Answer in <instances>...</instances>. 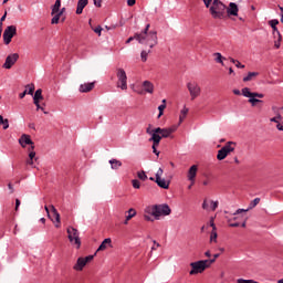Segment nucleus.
<instances>
[{"mask_svg":"<svg viewBox=\"0 0 283 283\" xmlns=\"http://www.w3.org/2000/svg\"><path fill=\"white\" fill-rule=\"evenodd\" d=\"M150 25L147 24L142 33H136L135 39L140 43V45H148L151 48H156L158 45V33L156 31H149Z\"/></svg>","mask_w":283,"mask_h":283,"instance_id":"1","label":"nucleus"},{"mask_svg":"<svg viewBox=\"0 0 283 283\" xmlns=\"http://www.w3.org/2000/svg\"><path fill=\"white\" fill-rule=\"evenodd\" d=\"M214 262L216 259L192 262L190 263L191 271L189 273L190 275H198V273H205V271H207V269H209Z\"/></svg>","mask_w":283,"mask_h":283,"instance_id":"2","label":"nucleus"},{"mask_svg":"<svg viewBox=\"0 0 283 283\" xmlns=\"http://www.w3.org/2000/svg\"><path fill=\"white\" fill-rule=\"evenodd\" d=\"M210 14L212 19H224L227 14V6L220 0H213L210 7Z\"/></svg>","mask_w":283,"mask_h":283,"instance_id":"3","label":"nucleus"},{"mask_svg":"<svg viewBox=\"0 0 283 283\" xmlns=\"http://www.w3.org/2000/svg\"><path fill=\"white\" fill-rule=\"evenodd\" d=\"M150 214L154 216L155 220H160V217L171 214V208L167 203L155 205L151 207Z\"/></svg>","mask_w":283,"mask_h":283,"instance_id":"4","label":"nucleus"},{"mask_svg":"<svg viewBox=\"0 0 283 283\" xmlns=\"http://www.w3.org/2000/svg\"><path fill=\"white\" fill-rule=\"evenodd\" d=\"M66 233L71 244H74L76 249H81V237L78 230L74 227H69Z\"/></svg>","mask_w":283,"mask_h":283,"instance_id":"5","label":"nucleus"},{"mask_svg":"<svg viewBox=\"0 0 283 283\" xmlns=\"http://www.w3.org/2000/svg\"><path fill=\"white\" fill-rule=\"evenodd\" d=\"M14 36H17V25L7 27L2 34L4 45H10V43H12V38Z\"/></svg>","mask_w":283,"mask_h":283,"instance_id":"6","label":"nucleus"},{"mask_svg":"<svg viewBox=\"0 0 283 283\" xmlns=\"http://www.w3.org/2000/svg\"><path fill=\"white\" fill-rule=\"evenodd\" d=\"M231 145H235V143L228 142L220 150H218L217 160H224L229 154L235 151V147H232Z\"/></svg>","mask_w":283,"mask_h":283,"instance_id":"7","label":"nucleus"},{"mask_svg":"<svg viewBox=\"0 0 283 283\" xmlns=\"http://www.w3.org/2000/svg\"><path fill=\"white\" fill-rule=\"evenodd\" d=\"M187 90L190 94L191 101H196V98H198L202 92V88H200V85L197 84V82H188Z\"/></svg>","mask_w":283,"mask_h":283,"instance_id":"8","label":"nucleus"},{"mask_svg":"<svg viewBox=\"0 0 283 283\" xmlns=\"http://www.w3.org/2000/svg\"><path fill=\"white\" fill-rule=\"evenodd\" d=\"M117 87H120V90H127V73L123 69H117Z\"/></svg>","mask_w":283,"mask_h":283,"instance_id":"9","label":"nucleus"},{"mask_svg":"<svg viewBox=\"0 0 283 283\" xmlns=\"http://www.w3.org/2000/svg\"><path fill=\"white\" fill-rule=\"evenodd\" d=\"M19 61V53H13L7 56L2 67L4 70H12V66L14 65V63H17Z\"/></svg>","mask_w":283,"mask_h":283,"instance_id":"10","label":"nucleus"},{"mask_svg":"<svg viewBox=\"0 0 283 283\" xmlns=\"http://www.w3.org/2000/svg\"><path fill=\"white\" fill-rule=\"evenodd\" d=\"M260 198H255L254 200H252L248 207V209H238L233 216H240V213H247V211H251V209H255V207H258V205H260Z\"/></svg>","mask_w":283,"mask_h":283,"instance_id":"11","label":"nucleus"},{"mask_svg":"<svg viewBox=\"0 0 283 283\" xmlns=\"http://www.w3.org/2000/svg\"><path fill=\"white\" fill-rule=\"evenodd\" d=\"M196 176H198V166L192 165L188 170V180L195 185Z\"/></svg>","mask_w":283,"mask_h":283,"instance_id":"12","label":"nucleus"},{"mask_svg":"<svg viewBox=\"0 0 283 283\" xmlns=\"http://www.w3.org/2000/svg\"><path fill=\"white\" fill-rule=\"evenodd\" d=\"M19 144L21 145V147L25 148L28 147V145H34V142H32V138H30V135L23 134L19 138Z\"/></svg>","mask_w":283,"mask_h":283,"instance_id":"13","label":"nucleus"},{"mask_svg":"<svg viewBox=\"0 0 283 283\" xmlns=\"http://www.w3.org/2000/svg\"><path fill=\"white\" fill-rule=\"evenodd\" d=\"M95 85H96V82L81 84L80 85L81 94H87V92H92V90H94Z\"/></svg>","mask_w":283,"mask_h":283,"instance_id":"14","label":"nucleus"},{"mask_svg":"<svg viewBox=\"0 0 283 283\" xmlns=\"http://www.w3.org/2000/svg\"><path fill=\"white\" fill-rule=\"evenodd\" d=\"M153 145H160V140H163V135H160V132H156V128L153 129L151 138L149 139Z\"/></svg>","mask_w":283,"mask_h":283,"instance_id":"15","label":"nucleus"},{"mask_svg":"<svg viewBox=\"0 0 283 283\" xmlns=\"http://www.w3.org/2000/svg\"><path fill=\"white\" fill-rule=\"evenodd\" d=\"M238 4L235 2H230L229 8L227 9V13L229 17H238Z\"/></svg>","mask_w":283,"mask_h":283,"instance_id":"16","label":"nucleus"},{"mask_svg":"<svg viewBox=\"0 0 283 283\" xmlns=\"http://www.w3.org/2000/svg\"><path fill=\"white\" fill-rule=\"evenodd\" d=\"M27 94H29L30 96L34 94V84H28L23 93H20L19 98H25Z\"/></svg>","mask_w":283,"mask_h":283,"instance_id":"17","label":"nucleus"},{"mask_svg":"<svg viewBox=\"0 0 283 283\" xmlns=\"http://www.w3.org/2000/svg\"><path fill=\"white\" fill-rule=\"evenodd\" d=\"M155 182L160 187V189H169L170 181L165 180L163 177L155 179Z\"/></svg>","mask_w":283,"mask_h":283,"instance_id":"18","label":"nucleus"},{"mask_svg":"<svg viewBox=\"0 0 283 283\" xmlns=\"http://www.w3.org/2000/svg\"><path fill=\"white\" fill-rule=\"evenodd\" d=\"M90 3L88 0H78L77 1V8H76V14H83V9Z\"/></svg>","mask_w":283,"mask_h":283,"instance_id":"19","label":"nucleus"},{"mask_svg":"<svg viewBox=\"0 0 283 283\" xmlns=\"http://www.w3.org/2000/svg\"><path fill=\"white\" fill-rule=\"evenodd\" d=\"M144 91L147 92V94H154V83L150 81H144L143 82Z\"/></svg>","mask_w":283,"mask_h":283,"instance_id":"20","label":"nucleus"},{"mask_svg":"<svg viewBox=\"0 0 283 283\" xmlns=\"http://www.w3.org/2000/svg\"><path fill=\"white\" fill-rule=\"evenodd\" d=\"M87 263L84 258H78L76 264L73 266L74 271H81Z\"/></svg>","mask_w":283,"mask_h":283,"instance_id":"21","label":"nucleus"},{"mask_svg":"<svg viewBox=\"0 0 283 283\" xmlns=\"http://www.w3.org/2000/svg\"><path fill=\"white\" fill-rule=\"evenodd\" d=\"M107 247H112V239L107 238L105 239L98 247L97 251H105V249H107Z\"/></svg>","mask_w":283,"mask_h":283,"instance_id":"22","label":"nucleus"},{"mask_svg":"<svg viewBox=\"0 0 283 283\" xmlns=\"http://www.w3.org/2000/svg\"><path fill=\"white\" fill-rule=\"evenodd\" d=\"M109 165H111V169H120V167H123V161L118 160V159H111L109 160Z\"/></svg>","mask_w":283,"mask_h":283,"instance_id":"23","label":"nucleus"},{"mask_svg":"<svg viewBox=\"0 0 283 283\" xmlns=\"http://www.w3.org/2000/svg\"><path fill=\"white\" fill-rule=\"evenodd\" d=\"M51 210L53 211L55 221L57 222V224H55V227H56V229H59V227H61V214L59 213V211L56 210V208L54 206H51Z\"/></svg>","mask_w":283,"mask_h":283,"instance_id":"24","label":"nucleus"},{"mask_svg":"<svg viewBox=\"0 0 283 283\" xmlns=\"http://www.w3.org/2000/svg\"><path fill=\"white\" fill-rule=\"evenodd\" d=\"M156 132H159V134L161 135V138H169V136H171V133L169 132V128L157 127Z\"/></svg>","mask_w":283,"mask_h":283,"instance_id":"25","label":"nucleus"},{"mask_svg":"<svg viewBox=\"0 0 283 283\" xmlns=\"http://www.w3.org/2000/svg\"><path fill=\"white\" fill-rule=\"evenodd\" d=\"M61 10V0H56L55 3L52 6L51 14L54 17V14H59V11Z\"/></svg>","mask_w":283,"mask_h":283,"instance_id":"26","label":"nucleus"},{"mask_svg":"<svg viewBox=\"0 0 283 283\" xmlns=\"http://www.w3.org/2000/svg\"><path fill=\"white\" fill-rule=\"evenodd\" d=\"M255 76H260L258 72H249L245 77H243V83H249V81H253Z\"/></svg>","mask_w":283,"mask_h":283,"instance_id":"27","label":"nucleus"},{"mask_svg":"<svg viewBox=\"0 0 283 283\" xmlns=\"http://www.w3.org/2000/svg\"><path fill=\"white\" fill-rule=\"evenodd\" d=\"M272 109L274 111V114H276L275 117H272L270 120L271 123H280V120H282V115L280 114L276 106H273Z\"/></svg>","mask_w":283,"mask_h":283,"instance_id":"28","label":"nucleus"},{"mask_svg":"<svg viewBox=\"0 0 283 283\" xmlns=\"http://www.w3.org/2000/svg\"><path fill=\"white\" fill-rule=\"evenodd\" d=\"M216 63H220L221 65H224V61H227V57L222 56V53H213Z\"/></svg>","mask_w":283,"mask_h":283,"instance_id":"29","label":"nucleus"},{"mask_svg":"<svg viewBox=\"0 0 283 283\" xmlns=\"http://www.w3.org/2000/svg\"><path fill=\"white\" fill-rule=\"evenodd\" d=\"M135 216H136V209L130 208V209L128 210V216H126V219H125V221H124V224H128L129 220H132V218H135Z\"/></svg>","mask_w":283,"mask_h":283,"instance_id":"30","label":"nucleus"},{"mask_svg":"<svg viewBox=\"0 0 283 283\" xmlns=\"http://www.w3.org/2000/svg\"><path fill=\"white\" fill-rule=\"evenodd\" d=\"M187 114H189V108L185 106L184 109H181L179 115V125L187 118Z\"/></svg>","mask_w":283,"mask_h":283,"instance_id":"31","label":"nucleus"},{"mask_svg":"<svg viewBox=\"0 0 283 283\" xmlns=\"http://www.w3.org/2000/svg\"><path fill=\"white\" fill-rule=\"evenodd\" d=\"M242 96H244L245 98H253V92H251V88L249 87H244L242 88Z\"/></svg>","mask_w":283,"mask_h":283,"instance_id":"32","label":"nucleus"},{"mask_svg":"<svg viewBox=\"0 0 283 283\" xmlns=\"http://www.w3.org/2000/svg\"><path fill=\"white\" fill-rule=\"evenodd\" d=\"M54 17L51 20L52 25H56L59 21L61 20L62 12H57L53 14Z\"/></svg>","mask_w":283,"mask_h":283,"instance_id":"33","label":"nucleus"},{"mask_svg":"<svg viewBox=\"0 0 283 283\" xmlns=\"http://www.w3.org/2000/svg\"><path fill=\"white\" fill-rule=\"evenodd\" d=\"M0 125H2L3 129H8V127H10V122L8 118L3 119V116L0 115Z\"/></svg>","mask_w":283,"mask_h":283,"instance_id":"34","label":"nucleus"},{"mask_svg":"<svg viewBox=\"0 0 283 283\" xmlns=\"http://www.w3.org/2000/svg\"><path fill=\"white\" fill-rule=\"evenodd\" d=\"M33 98L38 99V101H43V91L41 88L36 90Z\"/></svg>","mask_w":283,"mask_h":283,"instance_id":"35","label":"nucleus"},{"mask_svg":"<svg viewBox=\"0 0 283 283\" xmlns=\"http://www.w3.org/2000/svg\"><path fill=\"white\" fill-rule=\"evenodd\" d=\"M137 177L139 178V180H147V174L145 172V170L138 171Z\"/></svg>","mask_w":283,"mask_h":283,"instance_id":"36","label":"nucleus"},{"mask_svg":"<svg viewBox=\"0 0 283 283\" xmlns=\"http://www.w3.org/2000/svg\"><path fill=\"white\" fill-rule=\"evenodd\" d=\"M151 52V50L148 51H142L140 56H142V61L145 63L147 61V56H149V53Z\"/></svg>","mask_w":283,"mask_h":283,"instance_id":"37","label":"nucleus"},{"mask_svg":"<svg viewBox=\"0 0 283 283\" xmlns=\"http://www.w3.org/2000/svg\"><path fill=\"white\" fill-rule=\"evenodd\" d=\"M210 242H218V232L216 230H212L210 234Z\"/></svg>","mask_w":283,"mask_h":283,"instance_id":"38","label":"nucleus"},{"mask_svg":"<svg viewBox=\"0 0 283 283\" xmlns=\"http://www.w3.org/2000/svg\"><path fill=\"white\" fill-rule=\"evenodd\" d=\"M269 25L273 29V28H277V25H280V20L277 19H273V20H270L269 22Z\"/></svg>","mask_w":283,"mask_h":283,"instance_id":"39","label":"nucleus"},{"mask_svg":"<svg viewBox=\"0 0 283 283\" xmlns=\"http://www.w3.org/2000/svg\"><path fill=\"white\" fill-rule=\"evenodd\" d=\"M166 107H167V104H161V105L158 106L159 114H158L157 118H160V116H163Z\"/></svg>","mask_w":283,"mask_h":283,"instance_id":"40","label":"nucleus"},{"mask_svg":"<svg viewBox=\"0 0 283 283\" xmlns=\"http://www.w3.org/2000/svg\"><path fill=\"white\" fill-rule=\"evenodd\" d=\"M249 103H251L252 107H255L256 103H262V99H258L255 97L249 98Z\"/></svg>","mask_w":283,"mask_h":283,"instance_id":"41","label":"nucleus"},{"mask_svg":"<svg viewBox=\"0 0 283 283\" xmlns=\"http://www.w3.org/2000/svg\"><path fill=\"white\" fill-rule=\"evenodd\" d=\"M272 30H273V34L274 35L276 34L279 36V41H282V33H280V30L277 29V27L272 28Z\"/></svg>","mask_w":283,"mask_h":283,"instance_id":"42","label":"nucleus"},{"mask_svg":"<svg viewBox=\"0 0 283 283\" xmlns=\"http://www.w3.org/2000/svg\"><path fill=\"white\" fill-rule=\"evenodd\" d=\"M132 185L134 189H140V181H138V179H133Z\"/></svg>","mask_w":283,"mask_h":283,"instance_id":"43","label":"nucleus"},{"mask_svg":"<svg viewBox=\"0 0 283 283\" xmlns=\"http://www.w3.org/2000/svg\"><path fill=\"white\" fill-rule=\"evenodd\" d=\"M163 174H165V170L163 168H159L155 175V179L163 178Z\"/></svg>","mask_w":283,"mask_h":283,"instance_id":"44","label":"nucleus"},{"mask_svg":"<svg viewBox=\"0 0 283 283\" xmlns=\"http://www.w3.org/2000/svg\"><path fill=\"white\" fill-rule=\"evenodd\" d=\"M29 159H31V160H39V158H36V153L35 151H30L29 153Z\"/></svg>","mask_w":283,"mask_h":283,"instance_id":"45","label":"nucleus"},{"mask_svg":"<svg viewBox=\"0 0 283 283\" xmlns=\"http://www.w3.org/2000/svg\"><path fill=\"white\" fill-rule=\"evenodd\" d=\"M94 32H95V34H98V36H101V32H103V28L101 25H98L94 29Z\"/></svg>","mask_w":283,"mask_h":283,"instance_id":"46","label":"nucleus"},{"mask_svg":"<svg viewBox=\"0 0 283 283\" xmlns=\"http://www.w3.org/2000/svg\"><path fill=\"white\" fill-rule=\"evenodd\" d=\"M158 147V145L153 144V154L160 156V151H158V149H156Z\"/></svg>","mask_w":283,"mask_h":283,"instance_id":"47","label":"nucleus"},{"mask_svg":"<svg viewBox=\"0 0 283 283\" xmlns=\"http://www.w3.org/2000/svg\"><path fill=\"white\" fill-rule=\"evenodd\" d=\"M253 98H264V94L253 92Z\"/></svg>","mask_w":283,"mask_h":283,"instance_id":"48","label":"nucleus"},{"mask_svg":"<svg viewBox=\"0 0 283 283\" xmlns=\"http://www.w3.org/2000/svg\"><path fill=\"white\" fill-rule=\"evenodd\" d=\"M282 41H280V36H277V40L276 41H274V48H276V50H280V43H281Z\"/></svg>","mask_w":283,"mask_h":283,"instance_id":"49","label":"nucleus"},{"mask_svg":"<svg viewBox=\"0 0 283 283\" xmlns=\"http://www.w3.org/2000/svg\"><path fill=\"white\" fill-rule=\"evenodd\" d=\"M94 260V255H87L86 258H84L85 263L87 264V262H92Z\"/></svg>","mask_w":283,"mask_h":283,"instance_id":"50","label":"nucleus"},{"mask_svg":"<svg viewBox=\"0 0 283 283\" xmlns=\"http://www.w3.org/2000/svg\"><path fill=\"white\" fill-rule=\"evenodd\" d=\"M94 1V6H96V8H101L103 0H93Z\"/></svg>","mask_w":283,"mask_h":283,"instance_id":"51","label":"nucleus"},{"mask_svg":"<svg viewBox=\"0 0 283 283\" xmlns=\"http://www.w3.org/2000/svg\"><path fill=\"white\" fill-rule=\"evenodd\" d=\"M211 209L212 211H216V209H218V201H212Z\"/></svg>","mask_w":283,"mask_h":283,"instance_id":"52","label":"nucleus"},{"mask_svg":"<svg viewBox=\"0 0 283 283\" xmlns=\"http://www.w3.org/2000/svg\"><path fill=\"white\" fill-rule=\"evenodd\" d=\"M8 189L10 191V193H14V187L12 186L11 182L8 184Z\"/></svg>","mask_w":283,"mask_h":283,"instance_id":"53","label":"nucleus"},{"mask_svg":"<svg viewBox=\"0 0 283 283\" xmlns=\"http://www.w3.org/2000/svg\"><path fill=\"white\" fill-rule=\"evenodd\" d=\"M235 67H239L240 70H244V64L240 63V61H237Z\"/></svg>","mask_w":283,"mask_h":283,"instance_id":"54","label":"nucleus"},{"mask_svg":"<svg viewBox=\"0 0 283 283\" xmlns=\"http://www.w3.org/2000/svg\"><path fill=\"white\" fill-rule=\"evenodd\" d=\"M19 207H21V200L15 199V211H19Z\"/></svg>","mask_w":283,"mask_h":283,"instance_id":"55","label":"nucleus"},{"mask_svg":"<svg viewBox=\"0 0 283 283\" xmlns=\"http://www.w3.org/2000/svg\"><path fill=\"white\" fill-rule=\"evenodd\" d=\"M146 134H149V136L154 134V130H151V125H149L148 128L146 129Z\"/></svg>","mask_w":283,"mask_h":283,"instance_id":"56","label":"nucleus"},{"mask_svg":"<svg viewBox=\"0 0 283 283\" xmlns=\"http://www.w3.org/2000/svg\"><path fill=\"white\" fill-rule=\"evenodd\" d=\"M176 129H178V126H172L168 128V132H170V134H174V132H176Z\"/></svg>","mask_w":283,"mask_h":283,"instance_id":"57","label":"nucleus"},{"mask_svg":"<svg viewBox=\"0 0 283 283\" xmlns=\"http://www.w3.org/2000/svg\"><path fill=\"white\" fill-rule=\"evenodd\" d=\"M211 1L213 0H203L206 8H209L211 6Z\"/></svg>","mask_w":283,"mask_h":283,"instance_id":"58","label":"nucleus"},{"mask_svg":"<svg viewBox=\"0 0 283 283\" xmlns=\"http://www.w3.org/2000/svg\"><path fill=\"white\" fill-rule=\"evenodd\" d=\"M127 6H136V0H127Z\"/></svg>","mask_w":283,"mask_h":283,"instance_id":"59","label":"nucleus"},{"mask_svg":"<svg viewBox=\"0 0 283 283\" xmlns=\"http://www.w3.org/2000/svg\"><path fill=\"white\" fill-rule=\"evenodd\" d=\"M229 227L238 228L240 227V222L230 223Z\"/></svg>","mask_w":283,"mask_h":283,"instance_id":"60","label":"nucleus"},{"mask_svg":"<svg viewBox=\"0 0 283 283\" xmlns=\"http://www.w3.org/2000/svg\"><path fill=\"white\" fill-rule=\"evenodd\" d=\"M134 40H136V35L128 38V39L126 40V44H129V42H130V41H134Z\"/></svg>","mask_w":283,"mask_h":283,"instance_id":"61","label":"nucleus"},{"mask_svg":"<svg viewBox=\"0 0 283 283\" xmlns=\"http://www.w3.org/2000/svg\"><path fill=\"white\" fill-rule=\"evenodd\" d=\"M279 10H281L282 15H281V23H283V7L279 6Z\"/></svg>","mask_w":283,"mask_h":283,"instance_id":"62","label":"nucleus"},{"mask_svg":"<svg viewBox=\"0 0 283 283\" xmlns=\"http://www.w3.org/2000/svg\"><path fill=\"white\" fill-rule=\"evenodd\" d=\"M276 129H279V132H283V125L277 124V125H276Z\"/></svg>","mask_w":283,"mask_h":283,"instance_id":"63","label":"nucleus"},{"mask_svg":"<svg viewBox=\"0 0 283 283\" xmlns=\"http://www.w3.org/2000/svg\"><path fill=\"white\" fill-rule=\"evenodd\" d=\"M29 154H30V151H34V144H32L30 147H29Z\"/></svg>","mask_w":283,"mask_h":283,"instance_id":"64","label":"nucleus"}]
</instances>
